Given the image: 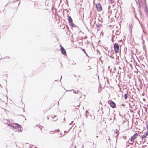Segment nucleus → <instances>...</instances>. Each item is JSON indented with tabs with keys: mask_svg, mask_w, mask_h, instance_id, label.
Here are the masks:
<instances>
[{
	"mask_svg": "<svg viewBox=\"0 0 148 148\" xmlns=\"http://www.w3.org/2000/svg\"><path fill=\"white\" fill-rule=\"evenodd\" d=\"M23 111H24V110H25L23 108Z\"/></svg>",
	"mask_w": 148,
	"mask_h": 148,
	"instance_id": "obj_42",
	"label": "nucleus"
},
{
	"mask_svg": "<svg viewBox=\"0 0 148 148\" xmlns=\"http://www.w3.org/2000/svg\"><path fill=\"white\" fill-rule=\"evenodd\" d=\"M88 67H89V68H90V66H89Z\"/></svg>",
	"mask_w": 148,
	"mask_h": 148,
	"instance_id": "obj_54",
	"label": "nucleus"
},
{
	"mask_svg": "<svg viewBox=\"0 0 148 148\" xmlns=\"http://www.w3.org/2000/svg\"><path fill=\"white\" fill-rule=\"evenodd\" d=\"M116 134H117V135H116L115 136V137H117V136L118 135L119 133V131L118 130L116 129Z\"/></svg>",
	"mask_w": 148,
	"mask_h": 148,
	"instance_id": "obj_16",
	"label": "nucleus"
},
{
	"mask_svg": "<svg viewBox=\"0 0 148 148\" xmlns=\"http://www.w3.org/2000/svg\"><path fill=\"white\" fill-rule=\"evenodd\" d=\"M96 26L97 28H99L101 27L102 26V25L101 24H99L98 25L97 24H96Z\"/></svg>",
	"mask_w": 148,
	"mask_h": 148,
	"instance_id": "obj_15",
	"label": "nucleus"
},
{
	"mask_svg": "<svg viewBox=\"0 0 148 148\" xmlns=\"http://www.w3.org/2000/svg\"><path fill=\"white\" fill-rule=\"evenodd\" d=\"M73 121H72L71 122V123H70L69 124V125H71L72 123H73Z\"/></svg>",
	"mask_w": 148,
	"mask_h": 148,
	"instance_id": "obj_29",
	"label": "nucleus"
},
{
	"mask_svg": "<svg viewBox=\"0 0 148 148\" xmlns=\"http://www.w3.org/2000/svg\"><path fill=\"white\" fill-rule=\"evenodd\" d=\"M34 6L37 8H40L41 7V5L37 2L34 3Z\"/></svg>",
	"mask_w": 148,
	"mask_h": 148,
	"instance_id": "obj_7",
	"label": "nucleus"
},
{
	"mask_svg": "<svg viewBox=\"0 0 148 148\" xmlns=\"http://www.w3.org/2000/svg\"><path fill=\"white\" fill-rule=\"evenodd\" d=\"M88 67H89V68H90V66H89Z\"/></svg>",
	"mask_w": 148,
	"mask_h": 148,
	"instance_id": "obj_55",
	"label": "nucleus"
},
{
	"mask_svg": "<svg viewBox=\"0 0 148 148\" xmlns=\"http://www.w3.org/2000/svg\"><path fill=\"white\" fill-rule=\"evenodd\" d=\"M29 148H32L30 146H29Z\"/></svg>",
	"mask_w": 148,
	"mask_h": 148,
	"instance_id": "obj_47",
	"label": "nucleus"
},
{
	"mask_svg": "<svg viewBox=\"0 0 148 148\" xmlns=\"http://www.w3.org/2000/svg\"><path fill=\"white\" fill-rule=\"evenodd\" d=\"M85 116H86V118H87V117H88V115H87V114H85Z\"/></svg>",
	"mask_w": 148,
	"mask_h": 148,
	"instance_id": "obj_28",
	"label": "nucleus"
},
{
	"mask_svg": "<svg viewBox=\"0 0 148 148\" xmlns=\"http://www.w3.org/2000/svg\"><path fill=\"white\" fill-rule=\"evenodd\" d=\"M135 1H136V2H136V1L135 0Z\"/></svg>",
	"mask_w": 148,
	"mask_h": 148,
	"instance_id": "obj_59",
	"label": "nucleus"
},
{
	"mask_svg": "<svg viewBox=\"0 0 148 148\" xmlns=\"http://www.w3.org/2000/svg\"><path fill=\"white\" fill-rule=\"evenodd\" d=\"M97 28V32H98L99 31V29L98 28Z\"/></svg>",
	"mask_w": 148,
	"mask_h": 148,
	"instance_id": "obj_34",
	"label": "nucleus"
},
{
	"mask_svg": "<svg viewBox=\"0 0 148 148\" xmlns=\"http://www.w3.org/2000/svg\"><path fill=\"white\" fill-rule=\"evenodd\" d=\"M74 148H76V147L75 146L74 147Z\"/></svg>",
	"mask_w": 148,
	"mask_h": 148,
	"instance_id": "obj_49",
	"label": "nucleus"
},
{
	"mask_svg": "<svg viewBox=\"0 0 148 148\" xmlns=\"http://www.w3.org/2000/svg\"><path fill=\"white\" fill-rule=\"evenodd\" d=\"M118 86H119V84H118Z\"/></svg>",
	"mask_w": 148,
	"mask_h": 148,
	"instance_id": "obj_56",
	"label": "nucleus"
},
{
	"mask_svg": "<svg viewBox=\"0 0 148 148\" xmlns=\"http://www.w3.org/2000/svg\"><path fill=\"white\" fill-rule=\"evenodd\" d=\"M54 132V131H52V132ZM54 132H55V133L58 132H59V130L58 129V130H55L54 131ZM53 133H54L53 132Z\"/></svg>",
	"mask_w": 148,
	"mask_h": 148,
	"instance_id": "obj_18",
	"label": "nucleus"
},
{
	"mask_svg": "<svg viewBox=\"0 0 148 148\" xmlns=\"http://www.w3.org/2000/svg\"><path fill=\"white\" fill-rule=\"evenodd\" d=\"M146 127L147 130V132H148V124L146 126Z\"/></svg>",
	"mask_w": 148,
	"mask_h": 148,
	"instance_id": "obj_24",
	"label": "nucleus"
},
{
	"mask_svg": "<svg viewBox=\"0 0 148 148\" xmlns=\"http://www.w3.org/2000/svg\"><path fill=\"white\" fill-rule=\"evenodd\" d=\"M101 0H100V1H101Z\"/></svg>",
	"mask_w": 148,
	"mask_h": 148,
	"instance_id": "obj_62",
	"label": "nucleus"
},
{
	"mask_svg": "<svg viewBox=\"0 0 148 148\" xmlns=\"http://www.w3.org/2000/svg\"><path fill=\"white\" fill-rule=\"evenodd\" d=\"M60 135H62V133H60Z\"/></svg>",
	"mask_w": 148,
	"mask_h": 148,
	"instance_id": "obj_43",
	"label": "nucleus"
},
{
	"mask_svg": "<svg viewBox=\"0 0 148 148\" xmlns=\"http://www.w3.org/2000/svg\"><path fill=\"white\" fill-rule=\"evenodd\" d=\"M95 118V116L93 115V118L92 119H94Z\"/></svg>",
	"mask_w": 148,
	"mask_h": 148,
	"instance_id": "obj_31",
	"label": "nucleus"
},
{
	"mask_svg": "<svg viewBox=\"0 0 148 148\" xmlns=\"http://www.w3.org/2000/svg\"><path fill=\"white\" fill-rule=\"evenodd\" d=\"M109 120H112V118L111 117L110 118H109Z\"/></svg>",
	"mask_w": 148,
	"mask_h": 148,
	"instance_id": "obj_35",
	"label": "nucleus"
},
{
	"mask_svg": "<svg viewBox=\"0 0 148 148\" xmlns=\"http://www.w3.org/2000/svg\"><path fill=\"white\" fill-rule=\"evenodd\" d=\"M74 65H76V63H74Z\"/></svg>",
	"mask_w": 148,
	"mask_h": 148,
	"instance_id": "obj_45",
	"label": "nucleus"
},
{
	"mask_svg": "<svg viewBox=\"0 0 148 148\" xmlns=\"http://www.w3.org/2000/svg\"><path fill=\"white\" fill-rule=\"evenodd\" d=\"M81 49L83 51V52L84 53L86 54V56H87L89 57V56L87 53L86 52L85 50L84 49L82 48V47L81 48Z\"/></svg>",
	"mask_w": 148,
	"mask_h": 148,
	"instance_id": "obj_13",
	"label": "nucleus"
},
{
	"mask_svg": "<svg viewBox=\"0 0 148 148\" xmlns=\"http://www.w3.org/2000/svg\"><path fill=\"white\" fill-rule=\"evenodd\" d=\"M34 148H37L36 147H35Z\"/></svg>",
	"mask_w": 148,
	"mask_h": 148,
	"instance_id": "obj_53",
	"label": "nucleus"
},
{
	"mask_svg": "<svg viewBox=\"0 0 148 148\" xmlns=\"http://www.w3.org/2000/svg\"><path fill=\"white\" fill-rule=\"evenodd\" d=\"M119 32L117 30L116 32V34H119Z\"/></svg>",
	"mask_w": 148,
	"mask_h": 148,
	"instance_id": "obj_21",
	"label": "nucleus"
},
{
	"mask_svg": "<svg viewBox=\"0 0 148 148\" xmlns=\"http://www.w3.org/2000/svg\"><path fill=\"white\" fill-rule=\"evenodd\" d=\"M112 116L113 117H114V119H115V117H114L115 115H114V116L112 115Z\"/></svg>",
	"mask_w": 148,
	"mask_h": 148,
	"instance_id": "obj_33",
	"label": "nucleus"
},
{
	"mask_svg": "<svg viewBox=\"0 0 148 148\" xmlns=\"http://www.w3.org/2000/svg\"><path fill=\"white\" fill-rule=\"evenodd\" d=\"M98 137V136H96V137H97V138Z\"/></svg>",
	"mask_w": 148,
	"mask_h": 148,
	"instance_id": "obj_52",
	"label": "nucleus"
},
{
	"mask_svg": "<svg viewBox=\"0 0 148 148\" xmlns=\"http://www.w3.org/2000/svg\"><path fill=\"white\" fill-rule=\"evenodd\" d=\"M60 46L61 47V50L62 53L64 55L66 54V51L65 49L61 45H60Z\"/></svg>",
	"mask_w": 148,
	"mask_h": 148,
	"instance_id": "obj_6",
	"label": "nucleus"
},
{
	"mask_svg": "<svg viewBox=\"0 0 148 148\" xmlns=\"http://www.w3.org/2000/svg\"><path fill=\"white\" fill-rule=\"evenodd\" d=\"M70 25L71 27H74L75 28H76L77 27H78L75 24L73 23V22L72 23H70L69 24Z\"/></svg>",
	"mask_w": 148,
	"mask_h": 148,
	"instance_id": "obj_8",
	"label": "nucleus"
},
{
	"mask_svg": "<svg viewBox=\"0 0 148 148\" xmlns=\"http://www.w3.org/2000/svg\"><path fill=\"white\" fill-rule=\"evenodd\" d=\"M128 146V145H126V146H127H127Z\"/></svg>",
	"mask_w": 148,
	"mask_h": 148,
	"instance_id": "obj_58",
	"label": "nucleus"
},
{
	"mask_svg": "<svg viewBox=\"0 0 148 148\" xmlns=\"http://www.w3.org/2000/svg\"><path fill=\"white\" fill-rule=\"evenodd\" d=\"M108 103L110 105V106L113 108H114L116 107V104L115 103L112 101H109L108 102Z\"/></svg>",
	"mask_w": 148,
	"mask_h": 148,
	"instance_id": "obj_4",
	"label": "nucleus"
},
{
	"mask_svg": "<svg viewBox=\"0 0 148 148\" xmlns=\"http://www.w3.org/2000/svg\"><path fill=\"white\" fill-rule=\"evenodd\" d=\"M122 106H124V105H123V104H122Z\"/></svg>",
	"mask_w": 148,
	"mask_h": 148,
	"instance_id": "obj_44",
	"label": "nucleus"
},
{
	"mask_svg": "<svg viewBox=\"0 0 148 148\" xmlns=\"http://www.w3.org/2000/svg\"><path fill=\"white\" fill-rule=\"evenodd\" d=\"M148 135V132H146V133L143 136H142L141 138L142 139L143 138L146 137Z\"/></svg>",
	"mask_w": 148,
	"mask_h": 148,
	"instance_id": "obj_11",
	"label": "nucleus"
},
{
	"mask_svg": "<svg viewBox=\"0 0 148 148\" xmlns=\"http://www.w3.org/2000/svg\"><path fill=\"white\" fill-rule=\"evenodd\" d=\"M97 53H99V50H98L97 49Z\"/></svg>",
	"mask_w": 148,
	"mask_h": 148,
	"instance_id": "obj_30",
	"label": "nucleus"
},
{
	"mask_svg": "<svg viewBox=\"0 0 148 148\" xmlns=\"http://www.w3.org/2000/svg\"><path fill=\"white\" fill-rule=\"evenodd\" d=\"M134 147V146H133V147ZM132 147H133L132 146L130 147V148H132Z\"/></svg>",
	"mask_w": 148,
	"mask_h": 148,
	"instance_id": "obj_37",
	"label": "nucleus"
},
{
	"mask_svg": "<svg viewBox=\"0 0 148 148\" xmlns=\"http://www.w3.org/2000/svg\"><path fill=\"white\" fill-rule=\"evenodd\" d=\"M114 48L115 53H118L119 52V45L117 43H116L114 44Z\"/></svg>",
	"mask_w": 148,
	"mask_h": 148,
	"instance_id": "obj_2",
	"label": "nucleus"
},
{
	"mask_svg": "<svg viewBox=\"0 0 148 148\" xmlns=\"http://www.w3.org/2000/svg\"><path fill=\"white\" fill-rule=\"evenodd\" d=\"M47 119H49V117H47Z\"/></svg>",
	"mask_w": 148,
	"mask_h": 148,
	"instance_id": "obj_41",
	"label": "nucleus"
},
{
	"mask_svg": "<svg viewBox=\"0 0 148 148\" xmlns=\"http://www.w3.org/2000/svg\"><path fill=\"white\" fill-rule=\"evenodd\" d=\"M92 20H93V18H91V19L90 20V22H89V23L91 25H92L91 24V23H92Z\"/></svg>",
	"mask_w": 148,
	"mask_h": 148,
	"instance_id": "obj_17",
	"label": "nucleus"
},
{
	"mask_svg": "<svg viewBox=\"0 0 148 148\" xmlns=\"http://www.w3.org/2000/svg\"><path fill=\"white\" fill-rule=\"evenodd\" d=\"M64 120H65V118H64Z\"/></svg>",
	"mask_w": 148,
	"mask_h": 148,
	"instance_id": "obj_48",
	"label": "nucleus"
},
{
	"mask_svg": "<svg viewBox=\"0 0 148 148\" xmlns=\"http://www.w3.org/2000/svg\"><path fill=\"white\" fill-rule=\"evenodd\" d=\"M74 76H75V77L76 76H75V75H74Z\"/></svg>",
	"mask_w": 148,
	"mask_h": 148,
	"instance_id": "obj_60",
	"label": "nucleus"
},
{
	"mask_svg": "<svg viewBox=\"0 0 148 148\" xmlns=\"http://www.w3.org/2000/svg\"><path fill=\"white\" fill-rule=\"evenodd\" d=\"M91 69V68H90L89 69Z\"/></svg>",
	"mask_w": 148,
	"mask_h": 148,
	"instance_id": "obj_51",
	"label": "nucleus"
},
{
	"mask_svg": "<svg viewBox=\"0 0 148 148\" xmlns=\"http://www.w3.org/2000/svg\"><path fill=\"white\" fill-rule=\"evenodd\" d=\"M57 120V119H56L55 120H54L53 121H56Z\"/></svg>",
	"mask_w": 148,
	"mask_h": 148,
	"instance_id": "obj_36",
	"label": "nucleus"
},
{
	"mask_svg": "<svg viewBox=\"0 0 148 148\" xmlns=\"http://www.w3.org/2000/svg\"><path fill=\"white\" fill-rule=\"evenodd\" d=\"M3 11H4V9H1V10H0V12H2Z\"/></svg>",
	"mask_w": 148,
	"mask_h": 148,
	"instance_id": "obj_22",
	"label": "nucleus"
},
{
	"mask_svg": "<svg viewBox=\"0 0 148 148\" xmlns=\"http://www.w3.org/2000/svg\"><path fill=\"white\" fill-rule=\"evenodd\" d=\"M128 143H129V144H130V145H132V143H129V142H128Z\"/></svg>",
	"mask_w": 148,
	"mask_h": 148,
	"instance_id": "obj_38",
	"label": "nucleus"
},
{
	"mask_svg": "<svg viewBox=\"0 0 148 148\" xmlns=\"http://www.w3.org/2000/svg\"><path fill=\"white\" fill-rule=\"evenodd\" d=\"M3 122L4 124H8V126L11 127L15 131H18L19 132H21L22 130L21 128V125L18 124L16 123L10 124L8 123V122H9L10 123L8 120L7 119H4Z\"/></svg>",
	"mask_w": 148,
	"mask_h": 148,
	"instance_id": "obj_1",
	"label": "nucleus"
},
{
	"mask_svg": "<svg viewBox=\"0 0 148 148\" xmlns=\"http://www.w3.org/2000/svg\"><path fill=\"white\" fill-rule=\"evenodd\" d=\"M138 1H139V7H140V0H138ZM145 1V0H144Z\"/></svg>",
	"mask_w": 148,
	"mask_h": 148,
	"instance_id": "obj_27",
	"label": "nucleus"
},
{
	"mask_svg": "<svg viewBox=\"0 0 148 148\" xmlns=\"http://www.w3.org/2000/svg\"><path fill=\"white\" fill-rule=\"evenodd\" d=\"M68 20L69 21V23H71L72 22V19L71 18V17L69 16H68Z\"/></svg>",
	"mask_w": 148,
	"mask_h": 148,
	"instance_id": "obj_10",
	"label": "nucleus"
},
{
	"mask_svg": "<svg viewBox=\"0 0 148 148\" xmlns=\"http://www.w3.org/2000/svg\"><path fill=\"white\" fill-rule=\"evenodd\" d=\"M108 140H110V137H109Z\"/></svg>",
	"mask_w": 148,
	"mask_h": 148,
	"instance_id": "obj_50",
	"label": "nucleus"
},
{
	"mask_svg": "<svg viewBox=\"0 0 148 148\" xmlns=\"http://www.w3.org/2000/svg\"><path fill=\"white\" fill-rule=\"evenodd\" d=\"M71 127L69 129V130L68 131H65L64 132V133H67L69 131V130H70V129H71Z\"/></svg>",
	"mask_w": 148,
	"mask_h": 148,
	"instance_id": "obj_19",
	"label": "nucleus"
},
{
	"mask_svg": "<svg viewBox=\"0 0 148 148\" xmlns=\"http://www.w3.org/2000/svg\"><path fill=\"white\" fill-rule=\"evenodd\" d=\"M1 86V84H0V86Z\"/></svg>",
	"mask_w": 148,
	"mask_h": 148,
	"instance_id": "obj_61",
	"label": "nucleus"
},
{
	"mask_svg": "<svg viewBox=\"0 0 148 148\" xmlns=\"http://www.w3.org/2000/svg\"><path fill=\"white\" fill-rule=\"evenodd\" d=\"M73 91V93H75L76 94H78L79 92V91L78 90H75L73 89L71 90H67L66 91Z\"/></svg>",
	"mask_w": 148,
	"mask_h": 148,
	"instance_id": "obj_12",
	"label": "nucleus"
},
{
	"mask_svg": "<svg viewBox=\"0 0 148 148\" xmlns=\"http://www.w3.org/2000/svg\"><path fill=\"white\" fill-rule=\"evenodd\" d=\"M123 138L124 139H125L127 137H126V136H123Z\"/></svg>",
	"mask_w": 148,
	"mask_h": 148,
	"instance_id": "obj_23",
	"label": "nucleus"
},
{
	"mask_svg": "<svg viewBox=\"0 0 148 148\" xmlns=\"http://www.w3.org/2000/svg\"><path fill=\"white\" fill-rule=\"evenodd\" d=\"M56 117V115H55L53 117V116H51V117L52 119H53V118H55Z\"/></svg>",
	"mask_w": 148,
	"mask_h": 148,
	"instance_id": "obj_26",
	"label": "nucleus"
},
{
	"mask_svg": "<svg viewBox=\"0 0 148 148\" xmlns=\"http://www.w3.org/2000/svg\"><path fill=\"white\" fill-rule=\"evenodd\" d=\"M88 113V111L87 110H86L85 111V114H87Z\"/></svg>",
	"mask_w": 148,
	"mask_h": 148,
	"instance_id": "obj_25",
	"label": "nucleus"
},
{
	"mask_svg": "<svg viewBox=\"0 0 148 148\" xmlns=\"http://www.w3.org/2000/svg\"><path fill=\"white\" fill-rule=\"evenodd\" d=\"M99 104H102V103L101 102H100L99 103Z\"/></svg>",
	"mask_w": 148,
	"mask_h": 148,
	"instance_id": "obj_40",
	"label": "nucleus"
},
{
	"mask_svg": "<svg viewBox=\"0 0 148 148\" xmlns=\"http://www.w3.org/2000/svg\"><path fill=\"white\" fill-rule=\"evenodd\" d=\"M144 10L146 14H147L148 13V9L147 5L146 4H145V5L144 8Z\"/></svg>",
	"mask_w": 148,
	"mask_h": 148,
	"instance_id": "obj_9",
	"label": "nucleus"
},
{
	"mask_svg": "<svg viewBox=\"0 0 148 148\" xmlns=\"http://www.w3.org/2000/svg\"><path fill=\"white\" fill-rule=\"evenodd\" d=\"M80 104L77 106L78 107V108H75V109H77V110L80 107Z\"/></svg>",
	"mask_w": 148,
	"mask_h": 148,
	"instance_id": "obj_20",
	"label": "nucleus"
},
{
	"mask_svg": "<svg viewBox=\"0 0 148 148\" xmlns=\"http://www.w3.org/2000/svg\"><path fill=\"white\" fill-rule=\"evenodd\" d=\"M97 10L98 11H100L102 9L101 5L100 3H97L96 4Z\"/></svg>",
	"mask_w": 148,
	"mask_h": 148,
	"instance_id": "obj_3",
	"label": "nucleus"
},
{
	"mask_svg": "<svg viewBox=\"0 0 148 148\" xmlns=\"http://www.w3.org/2000/svg\"><path fill=\"white\" fill-rule=\"evenodd\" d=\"M64 135H65V134H63L62 136H64Z\"/></svg>",
	"mask_w": 148,
	"mask_h": 148,
	"instance_id": "obj_46",
	"label": "nucleus"
},
{
	"mask_svg": "<svg viewBox=\"0 0 148 148\" xmlns=\"http://www.w3.org/2000/svg\"><path fill=\"white\" fill-rule=\"evenodd\" d=\"M127 95H128L127 92V93H126L124 95V97L125 99V100H126L127 99V98H128Z\"/></svg>",
	"mask_w": 148,
	"mask_h": 148,
	"instance_id": "obj_14",
	"label": "nucleus"
},
{
	"mask_svg": "<svg viewBox=\"0 0 148 148\" xmlns=\"http://www.w3.org/2000/svg\"><path fill=\"white\" fill-rule=\"evenodd\" d=\"M60 64H61V67H62V68L63 67V65H62V64L61 63V62H60Z\"/></svg>",
	"mask_w": 148,
	"mask_h": 148,
	"instance_id": "obj_32",
	"label": "nucleus"
},
{
	"mask_svg": "<svg viewBox=\"0 0 148 148\" xmlns=\"http://www.w3.org/2000/svg\"><path fill=\"white\" fill-rule=\"evenodd\" d=\"M109 67H108V69H109Z\"/></svg>",
	"mask_w": 148,
	"mask_h": 148,
	"instance_id": "obj_57",
	"label": "nucleus"
},
{
	"mask_svg": "<svg viewBox=\"0 0 148 148\" xmlns=\"http://www.w3.org/2000/svg\"><path fill=\"white\" fill-rule=\"evenodd\" d=\"M138 136V134L137 133H135L131 137V138L130 139V141L132 142L133 141L134 139L136 138Z\"/></svg>",
	"mask_w": 148,
	"mask_h": 148,
	"instance_id": "obj_5",
	"label": "nucleus"
},
{
	"mask_svg": "<svg viewBox=\"0 0 148 148\" xmlns=\"http://www.w3.org/2000/svg\"><path fill=\"white\" fill-rule=\"evenodd\" d=\"M62 76H61V78H60V80H61V78H62Z\"/></svg>",
	"mask_w": 148,
	"mask_h": 148,
	"instance_id": "obj_39",
	"label": "nucleus"
}]
</instances>
